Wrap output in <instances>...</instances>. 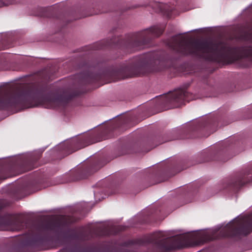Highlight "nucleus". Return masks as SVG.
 Here are the masks:
<instances>
[{
	"mask_svg": "<svg viewBox=\"0 0 252 252\" xmlns=\"http://www.w3.org/2000/svg\"><path fill=\"white\" fill-rule=\"evenodd\" d=\"M42 75L44 76V80L46 81H49L52 79V77L48 74H46L45 72H43Z\"/></svg>",
	"mask_w": 252,
	"mask_h": 252,
	"instance_id": "obj_17",
	"label": "nucleus"
},
{
	"mask_svg": "<svg viewBox=\"0 0 252 252\" xmlns=\"http://www.w3.org/2000/svg\"><path fill=\"white\" fill-rule=\"evenodd\" d=\"M0 204V227H9L15 230L25 228L28 232L22 236L12 239L11 245L16 252H34L41 250L44 242L53 235L61 234L63 240L68 243L60 252H69V229L62 231V224L57 221L33 222L22 216L1 214Z\"/></svg>",
	"mask_w": 252,
	"mask_h": 252,
	"instance_id": "obj_4",
	"label": "nucleus"
},
{
	"mask_svg": "<svg viewBox=\"0 0 252 252\" xmlns=\"http://www.w3.org/2000/svg\"><path fill=\"white\" fill-rule=\"evenodd\" d=\"M150 5L156 12H161L170 18L174 14V11L176 10V7L171 6L170 4H166L158 2H154Z\"/></svg>",
	"mask_w": 252,
	"mask_h": 252,
	"instance_id": "obj_11",
	"label": "nucleus"
},
{
	"mask_svg": "<svg viewBox=\"0 0 252 252\" xmlns=\"http://www.w3.org/2000/svg\"><path fill=\"white\" fill-rule=\"evenodd\" d=\"M240 38L252 40V22L241 30ZM166 45L181 57L191 56L223 64L234 61L239 52L252 61V44L245 47H232L222 41L188 40L180 35L166 40Z\"/></svg>",
	"mask_w": 252,
	"mask_h": 252,
	"instance_id": "obj_2",
	"label": "nucleus"
},
{
	"mask_svg": "<svg viewBox=\"0 0 252 252\" xmlns=\"http://www.w3.org/2000/svg\"><path fill=\"white\" fill-rule=\"evenodd\" d=\"M251 182H252V169H246L227 182L224 189L236 192L243 186Z\"/></svg>",
	"mask_w": 252,
	"mask_h": 252,
	"instance_id": "obj_8",
	"label": "nucleus"
},
{
	"mask_svg": "<svg viewBox=\"0 0 252 252\" xmlns=\"http://www.w3.org/2000/svg\"><path fill=\"white\" fill-rule=\"evenodd\" d=\"M9 4L7 0H0V7L8 5Z\"/></svg>",
	"mask_w": 252,
	"mask_h": 252,
	"instance_id": "obj_18",
	"label": "nucleus"
},
{
	"mask_svg": "<svg viewBox=\"0 0 252 252\" xmlns=\"http://www.w3.org/2000/svg\"><path fill=\"white\" fill-rule=\"evenodd\" d=\"M49 9L48 8H41L40 10L42 12V13L40 14V16L42 17H47L48 16V14L47 13V11Z\"/></svg>",
	"mask_w": 252,
	"mask_h": 252,
	"instance_id": "obj_16",
	"label": "nucleus"
},
{
	"mask_svg": "<svg viewBox=\"0 0 252 252\" xmlns=\"http://www.w3.org/2000/svg\"><path fill=\"white\" fill-rule=\"evenodd\" d=\"M127 119H118L113 122L110 128L112 129L118 128L122 126L123 125L127 122Z\"/></svg>",
	"mask_w": 252,
	"mask_h": 252,
	"instance_id": "obj_12",
	"label": "nucleus"
},
{
	"mask_svg": "<svg viewBox=\"0 0 252 252\" xmlns=\"http://www.w3.org/2000/svg\"><path fill=\"white\" fill-rule=\"evenodd\" d=\"M106 12V11H105L104 10L99 9V10H97V11L94 12L93 14H100V13H104V12Z\"/></svg>",
	"mask_w": 252,
	"mask_h": 252,
	"instance_id": "obj_19",
	"label": "nucleus"
},
{
	"mask_svg": "<svg viewBox=\"0 0 252 252\" xmlns=\"http://www.w3.org/2000/svg\"><path fill=\"white\" fill-rule=\"evenodd\" d=\"M7 178L5 174V170L3 168H1L0 170V180H3Z\"/></svg>",
	"mask_w": 252,
	"mask_h": 252,
	"instance_id": "obj_15",
	"label": "nucleus"
},
{
	"mask_svg": "<svg viewBox=\"0 0 252 252\" xmlns=\"http://www.w3.org/2000/svg\"><path fill=\"white\" fill-rule=\"evenodd\" d=\"M212 120L210 118L202 119L197 122H194L186 126L185 132L187 133V135L183 138H192L195 136L190 133L205 128L209 129L211 127Z\"/></svg>",
	"mask_w": 252,
	"mask_h": 252,
	"instance_id": "obj_9",
	"label": "nucleus"
},
{
	"mask_svg": "<svg viewBox=\"0 0 252 252\" xmlns=\"http://www.w3.org/2000/svg\"><path fill=\"white\" fill-rule=\"evenodd\" d=\"M165 28L164 24L155 25L138 32L128 34L125 39L115 36L111 39L96 42L84 49L85 51H89L116 47L126 52H132L149 45L154 38L162 34Z\"/></svg>",
	"mask_w": 252,
	"mask_h": 252,
	"instance_id": "obj_5",
	"label": "nucleus"
},
{
	"mask_svg": "<svg viewBox=\"0 0 252 252\" xmlns=\"http://www.w3.org/2000/svg\"><path fill=\"white\" fill-rule=\"evenodd\" d=\"M209 160H210V159H204V160H202V161H201L199 162L198 163H201V162H206V161H209Z\"/></svg>",
	"mask_w": 252,
	"mask_h": 252,
	"instance_id": "obj_20",
	"label": "nucleus"
},
{
	"mask_svg": "<svg viewBox=\"0 0 252 252\" xmlns=\"http://www.w3.org/2000/svg\"><path fill=\"white\" fill-rule=\"evenodd\" d=\"M41 153L37 152L23 158L21 162L22 170L26 172L37 167L39 165L38 160L41 157Z\"/></svg>",
	"mask_w": 252,
	"mask_h": 252,
	"instance_id": "obj_10",
	"label": "nucleus"
},
{
	"mask_svg": "<svg viewBox=\"0 0 252 252\" xmlns=\"http://www.w3.org/2000/svg\"><path fill=\"white\" fill-rule=\"evenodd\" d=\"M83 170L84 169H82L81 168H79L75 170V174L78 175V176L75 178L76 180L85 179L88 177V175L82 174Z\"/></svg>",
	"mask_w": 252,
	"mask_h": 252,
	"instance_id": "obj_13",
	"label": "nucleus"
},
{
	"mask_svg": "<svg viewBox=\"0 0 252 252\" xmlns=\"http://www.w3.org/2000/svg\"><path fill=\"white\" fill-rule=\"evenodd\" d=\"M196 98L194 94H189L186 89L179 88L167 94L158 96L154 101L156 106L164 111L180 107L185 104L186 101L189 102Z\"/></svg>",
	"mask_w": 252,
	"mask_h": 252,
	"instance_id": "obj_6",
	"label": "nucleus"
},
{
	"mask_svg": "<svg viewBox=\"0 0 252 252\" xmlns=\"http://www.w3.org/2000/svg\"><path fill=\"white\" fill-rule=\"evenodd\" d=\"M80 94L78 90H69L58 94L50 91L47 86L29 84L0 88V110L23 109L38 105L47 108H63L69 100Z\"/></svg>",
	"mask_w": 252,
	"mask_h": 252,
	"instance_id": "obj_3",
	"label": "nucleus"
},
{
	"mask_svg": "<svg viewBox=\"0 0 252 252\" xmlns=\"http://www.w3.org/2000/svg\"><path fill=\"white\" fill-rule=\"evenodd\" d=\"M85 53L73 63V69H80L73 83L78 86L101 80L109 82L144 75L162 70L169 66V63L162 51H154L135 57L119 65L107 66L106 63L98 60H87Z\"/></svg>",
	"mask_w": 252,
	"mask_h": 252,
	"instance_id": "obj_1",
	"label": "nucleus"
},
{
	"mask_svg": "<svg viewBox=\"0 0 252 252\" xmlns=\"http://www.w3.org/2000/svg\"><path fill=\"white\" fill-rule=\"evenodd\" d=\"M170 137H171L170 134H167L165 135L162 137V141L160 142L159 144L177 139L175 138H171Z\"/></svg>",
	"mask_w": 252,
	"mask_h": 252,
	"instance_id": "obj_14",
	"label": "nucleus"
},
{
	"mask_svg": "<svg viewBox=\"0 0 252 252\" xmlns=\"http://www.w3.org/2000/svg\"><path fill=\"white\" fill-rule=\"evenodd\" d=\"M96 135V133L92 132L75 138L60 145L59 148L61 152L64 154V156H66L89 145L99 141L100 140L94 138Z\"/></svg>",
	"mask_w": 252,
	"mask_h": 252,
	"instance_id": "obj_7",
	"label": "nucleus"
},
{
	"mask_svg": "<svg viewBox=\"0 0 252 252\" xmlns=\"http://www.w3.org/2000/svg\"><path fill=\"white\" fill-rule=\"evenodd\" d=\"M186 167L183 168L182 169H181L180 170H179V172H180V171H181V170H184V169H186Z\"/></svg>",
	"mask_w": 252,
	"mask_h": 252,
	"instance_id": "obj_21",
	"label": "nucleus"
}]
</instances>
